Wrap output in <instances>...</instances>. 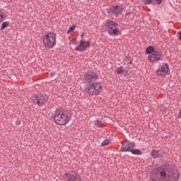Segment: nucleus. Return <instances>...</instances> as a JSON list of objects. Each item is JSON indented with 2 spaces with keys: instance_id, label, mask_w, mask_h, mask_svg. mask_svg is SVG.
<instances>
[{
  "instance_id": "20e7f679",
  "label": "nucleus",
  "mask_w": 181,
  "mask_h": 181,
  "mask_svg": "<svg viewBox=\"0 0 181 181\" xmlns=\"http://www.w3.org/2000/svg\"><path fill=\"white\" fill-rule=\"evenodd\" d=\"M105 28L110 35H118L119 30H118V24L111 20H107Z\"/></svg>"
},
{
  "instance_id": "f3484780",
  "label": "nucleus",
  "mask_w": 181,
  "mask_h": 181,
  "mask_svg": "<svg viewBox=\"0 0 181 181\" xmlns=\"http://www.w3.org/2000/svg\"><path fill=\"white\" fill-rule=\"evenodd\" d=\"M9 26V22L6 21L1 23L0 30H4V29H6V28H8Z\"/></svg>"
},
{
  "instance_id": "f257e3e1",
  "label": "nucleus",
  "mask_w": 181,
  "mask_h": 181,
  "mask_svg": "<svg viewBox=\"0 0 181 181\" xmlns=\"http://www.w3.org/2000/svg\"><path fill=\"white\" fill-rule=\"evenodd\" d=\"M151 177L154 181H177L179 180V172L165 173L156 168L151 174Z\"/></svg>"
},
{
  "instance_id": "4468645a",
  "label": "nucleus",
  "mask_w": 181,
  "mask_h": 181,
  "mask_svg": "<svg viewBox=\"0 0 181 181\" xmlns=\"http://www.w3.org/2000/svg\"><path fill=\"white\" fill-rule=\"evenodd\" d=\"M154 52H156L152 46H149L146 49V54H152Z\"/></svg>"
},
{
  "instance_id": "412c9836",
  "label": "nucleus",
  "mask_w": 181,
  "mask_h": 181,
  "mask_svg": "<svg viewBox=\"0 0 181 181\" xmlns=\"http://www.w3.org/2000/svg\"><path fill=\"white\" fill-rule=\"evenodd\" d=\"M151 156H153V158H158V156H159V151H153L151 152Z\"/></svg>"
},
{
  "instance_id": "393cba45",
  "label": "nucleus",
  "mask_w": 181,
  "mask_h": 181,
  "mask_svg": "<svg viewBox=\"0 0 181 181\" xmlns=\"http://www.w3.org/2000/svg\"><path fill=\"white\" fill-rule=\"evenodd\" d=\"M156 2H157V4H158V5H160V4H162V1L163 0H155Z\"/></svg>"
},
{
  "instance_id": "c85d7f7f",
  "label": "nucleus",
  "mask_w": 181,
  "mask_h": 181,
  "mask_svg": "<svg viewBox=\"0 0 181 181\" xmlns=\"http://www.w3.org/2000/svg\"><path fill=\"white\" fill-rule=\"evenodd\" d=\"M83 36H84V34H82V35H81V37H83Z\"/></svg>"
},
{
  "instance_id": "5701e85b",
  "label": "nucleus",
  "mask_w": 181,
  "mask_h": 181,
  "mask_svg": "<svg viewBox=\"0 0 181 181\" xmlns=\"http://www.w3.org/2000/svg\"><path fill=\"white\" fill-rule=\"evenodd\" d=\"M70 45H75V46H77V45H78L77 40H72L70 42Z\"/></svg>"
},
{
  "instance_id": "f8f14e48",
  "label": "nucleus",
  "mask_w": 181,
  "mask_h": 181,
  "mask_svg": "<svg viewBox=\"0 0 181 181\" xmlns=\"http://www.w3.org/2000/svg\"><path fill=\"white\" fill-rule=\"evenodd\" d=\"M110 15H120L122 12V7L117 6L110 8L108 11Z\"/></svg>"
},
{
  "instance_id": "6e6552de",
  "label": "nucleus",
  "mask_w": 181,
  "mask_h": 181,
  "mask_svg": "<svg viewBox=\"0 0 181 181\" xmlns=\"http://www.w3.org/2000/svg\"><path fill=\"white\" fill-rule=\"evenodd\" d=\"M65 180L67 181H80V176L75 172L71 171L66 174Z\"/></svg>"
},
{
  "instance_id": "dca6fc26",
  "label": "nucleus",
  "mask_w": 181,
  "mask_h": 181,
  "mask_svg": "<svg viewBox=\"0 0 181 181\" xmlns=\"http://www.w3.org/2000/svg\"><path fill=\"white\" fill-rule=\"evenodd\" d=\"M111 140L110 139H106L102 142V146H107V145H110L111 144Z\"/></svg>"
},
{
  "instance_id": "ddd939ff",
  "label": "nucleus",
  "mask_w": 181,
  "mask_h": 181,
  "mask_svg": "<svg viewBox=\"0 0 181 181\" xmlns=\"http://www.w3.org/2000/svg\"><path fill=\"white\" fill-rule=\"evenodd\" d=\"M33 101L35 104H37V105H43L45 104V97L42 95H39L33 99Z\"/></svg>"
},
{
  "instance_id": "cd10ccee",
  "label": "nucleus",
  "mask_w": 181,
  "mask_h": 181,
  "mask_svg": "<svg viewBox=\"0 0 181 181\" xmlns=\"http://www.w3.org/2000/svg\"><path fill=\"white\" fill-rule=\"evenodd\" d=\"M53 76H54V74H53L52 75H51V77H53Z\"/></svg>"
},
{
  "instance_id": "1a4fd4ad",
  "label": "nucleus",
  "mask_w": 181,
  "mask_h": 181,
  "mask_svg": "<svg viewBox=\"0 0 181 181\" xmlns=\"http://www.w3.org/2000/svg\"><path fill=\"white\" fill-rule=\"evenodd\" d=\"M88 47H90V42L82 40L79 45L75 48V50H76V52L84 51L88 49Z\"/></svg>"
},
{
  "instance_id": "bb28decb",
  "label": "nucleus",
  "mask_w": 181,
  "mask_h": 181,
  "mask_svg": "<svg viewBox=\"0 0 181 181\" xmlns=\"http://www.w3.org/2000/svg\"><path fill=\"white\" fill-rule=\"evenodd\" d=\"M178 118H181V109L180 110L178 113Z\"/></svg>"
},
{
  "instance_id": "2eb2a0df",
  "label": "nucleus",
  "mask_w": 181,
  "mask_h": 181,
  "mask_svg": "<svg viewBox=\"0 0 181 181\" xmlns=\"http://www.w3.org/2000/svg\"><path fill=\"white\" fill-rule=\"evenodd\" d=\"M130 152L133 155H142V152L139 149L132 148V151Z\"/></svg>"
},
{
  "instance_id": "9b49d317",
  "label": "nucleus",
  "mask_w": 181,
  "mask_h": 181,
  "mask_svg": "<svg viewBox=\"0 0 181 181\" xmlns=\"http://www.w3.org/2000/svg\"><path fill=\"white\" fill-rule=\"evenodd\" d=\"M132 149H134V144H132L130 142L126 141L124 143H123L120 151L122 152H131V151H132Z\"/></svg>"
},
{
  "instance_id": "9d476101",
  "label": "nucleus",
  "mask_w": 181,
  "mask_h": 181,
  "mask_svg": "<svg viewBox=\"0 0 181 181\" xmlns=\"http://www.w3.org/2000/svg\"><path fill=\"white\" fill-rule=\"evenodd\" d=\"M97 74L94 72H89L85 76V81L86 83H94V81H97Z\"/></svg>"
},
{
  "instance_id": "39448f33",
  "label": "nucleus",
  "mask_w": 181,
  "mask_h": 181,
  "mask_svg": "<svg viewBox=\"0 0 181 181\" xmlns=\"http://www.w3.org/2000/svg\"><path fill=\"white\" fill-rule=\"evenodd\" d=\"M103 90V86L100 83H93L88 86L89 95H98Z\"/></svg>"
},
{
  "instance_id": "6ab92c4d",
  "label": "nucleus",
  "mask_w": 181,
  "mask_h": 181,
  "mask_svg": "<svg viewBox=\"0 0 181 181\" xmlns=\"http://www.w3.org/2000/svg\"><path fill=\"white\" fill-rule=\"evenodd\" d=\"M101 118L97 119L93 122L95 127H100L101 125Z\"/></svg>"
},
{
  "instance_id": "a211bd4d",
  "label": "nucleus",
  "mask_w": 181,
  "mask_h": 181,
  "mask_svg": "<svg viewBox=\"0 0 181 181\" xmlns=\"http://www.w3.org/2000/svg\"><path fill=\"white\" fill-rule=\"evenodd\" d=\"M125 71V70H124V67L120 66V67H117L116 69V73H117V74H123V73Z\"/></svg>"
},
{
  "instance_id": "4be33fe9",
  "label": "nucleus",
  "mask_w": 181,
  "mask_h": 181,
  "mask_svg": "<svg viewBox=\"0 0 181 181\" xmlns=\"http://www.w3.org/2000/svg\"><path fill=\"white\" fill-rule=\"evenodd\" d=\"M75 29H76V28L74 26H71V28H69L67 33H71V32H74Z\"/></svg>"
},
{
  "instance_id": "7ed1b4c3",
  "label": "nucleus",
  "mask_w": 181,
  "mask_h": 181,
  "mask_svg": "<svg viewBox=\"0 0 181 181\" xmlns=\"http://www.w3.org/2000/svg\"><path fill=\"white\" fill-rule=\"evenodd\" d=\"M44 46L47 49H52L56 45V34L49 33L46 34L43 37Z\"/></svg>"
},
{
  "instance_id": "0eeeda50",
  "label": "nucleus",
  "mask_w": 181,
  "mask_h": 181,
  "mask_svg": "<svg viewBox=\"0 0 181 181\" xmlns=\"http://www.w3.org/2000/svg\"><path fill=\"white\" fill-rule=\"evenodd\" d=\"M162 57V53L160 52L154 51L151 55L148 57V59L151 63H156V62H159Z\"/></svg>"
},
{
  "instance_id": "f03ea898",
  "label": "nucleus",
  "mask_w": 181,
  "mask_h": 181,
  "mask_svg": "<svg viewBox=\"0 0 181 181\" xmlns=\"http://www.w3.org/2000/svg\"><path fill=\"white\" fill-rule=\"evenodd\" d=\"M70 119L71 115L67 111L57 110L54 115V121L57 125H66Z\"/></svg>"
},
{
  "instance_id": "a878e982",
  "label": "nucleus",
  "mask_w": 181,
  "mask_h": 181,
  "mask_svg": "<svg viewBox=\"0 0 181 181\" xmlns=\"http://www.w3.org/2000/svg\"><path fill=\"white\" fill-rule=\"evenodd\" d=\"M177 35H178V39H180V40H181V32H179L177 33Z\"/></svg>"
},
{
  "instance_id": "b1692460",
  "label": "nucleus",
  "mask_w": 181,
  "mask_h": 181,
  "mask_svg": "<svg viewBox=\"0 0 181 181\" xmlns=\"http://www.w3.org/2000/svg\"><path fill=\"white\" fill-rule=\"evenodd\" d=\"M4 22V15L0 12V23Z\"/></svg>"
},
{
  "instance_id": "423d86ee",
  "label": "nucleus",
  "mask_w": 181,
  "mask_h": 181,
  "mask_svg": "<svg viewBox=\"0 0 181 181\" xmlns=\"http://www.w3.org/2000/svg\"><path fill=\"white\" fill-rule=\"evenodd\" d=\"M157 76H160V77H165L169 74V66L168 65L163 64L160 68L156 71Z\"/></svg>"
},
{
  "instance_id": "aec40b11",
  "label": "nucleus",
  "mask_w": 181,
  "mask_h": 181,
  "mask_svg": "<svg viewBox=\"0 0 181 181\" xmlns=\"http://www.w3.org/2000/svg\"><path fill=\"white\" fill-rule=\"evenodd\" d=\"M142 2L144 5H151V4H153V0H142Z\"/></svg>"
}]
</instances>
